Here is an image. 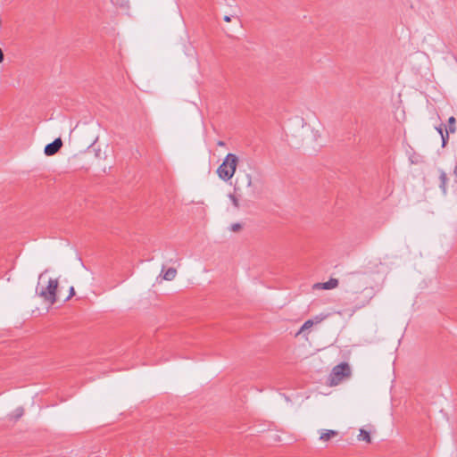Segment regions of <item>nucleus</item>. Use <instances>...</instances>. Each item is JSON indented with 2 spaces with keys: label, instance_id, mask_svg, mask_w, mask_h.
I'll use <instances>...</instances> for the list:
<instances>
[{
  "label": "nucleus",
  "instance_id": "1",
  "mask_svg": "<svg viewBox=\"0 0 457 457\" xmlns=\"http://www.w3.org/2000/svg\"><path fill=\"white\" fill-rule=\"evenodd\" d=\"M368 284V276L364 273L351 272L345 276V293L347 295L345 298L347 303L353 304V309L363 307L371 298L372 288Z\"/></svg>",
  "mask_w": 457,
  "mask_h": 457
},
{
  "label": "nucleus",
  "instance_id": "2",
  "mask_svg": "<svg viewBox=\"0 0 457 457\" xmlns=\"http://www.w3.org/2000/svg\"><path fill=\"white\" fill-rule=\"evenodd\" d=\"M238 157L235 154H228L217 169L218 177L225 182L230 180L235 175Z\"/></svg>",
  "mask_w": 457,
  "mask_h": 457
},
{
  "label": "nucleus",
  "instance_id": "3",
  "mask_svg": "<svg viewBox=\"0 0 457 457\" xmlns=\"http://www.w3.org/2000/svg\"><path fill=\"white\" fill-rule=\"evenodd\" d=\"M59 282L57 278H50L46 287L39 289L37 286L36 292L46 303L53 305L57 302L56 291Z\"/></svg>",
  "mask_w": 457,
  "mask_h": 457
},
{
  "label": "nucleus",
  "instance_id": "4",
  "mask_svg": "<svg viewBox=\"0 0 457 457\" xmlns=\"http://www.w3.org/2000/svg\"><path fill=\"white\" fill-rule=\"evenodd\" d=\"M343 380V362L336 365L329 376V385L334 386L339 384Z\"/></svg>",
  "mask_w": 457,
  "mask_h": 457
},
{
  "label": "nucleus",
  "instance_id": "5",
  "mask_svg": "<svg viewBox=\"0 0 457 457\" xmlns=\"http://www.w3.org/2000/svg\"><path fill=\"white\" fill-rule=\"evenodd\" d=\"M62 146V141L60 137L55 138L52 143L45 146L44 153L47 156L55 154Z\"/></svg>",
  "mask_w": 457,
  "mask_h": 457
},
{
  "label": "nucleus",
  "instance_id": "6",
  "mask_svg": "<svg viewBox=\"0 0 457 457\" xmlns=\"http://www.w3.org/2000/svg\"><path fill=\"white\" fill-rule=\"evenodd\" d=\"M319 433L320 440L321 442H328L329 440L339 435V432L337 430L332 429H320Z\"/></svg>",
  "mask_w": 457,
  "mask_h": 457
},
{
  "label": "nucleus",
  "instance_id": "7",
  "mask_svg": "<svg viewBox=\"0 0 457 457\" xmlns=\"http://www.w3.org/2000/svg\"><path fill=\"white\" fill-rule=\"evenodd\" d=\"M338 284H339L338 279H337V278H330L327 282L316 283L313 286V287L316 288V289L329 290V289H333V288L337 287L338 286Z\"/></svg>",
  "mask_w": 457,
  "mask_h": 457
},
{
  "label": "nucleus",
  "instance_id": "8",
  "mask_svg": "<svg viewBox=\"0 0 457 457\" xmlns=\"http://www.w3.org/2000/svg\"><path fill=\"white\" fill-rule=\"evenodd\" d=\"M438 171H439V181H440L439 187L442 190L443 194L446 195L447 194V182H448L447 174L443 170H439Z\"/></svg>",
  "mask_w": 457,
  "mask_h": 457
},
{
  "label": "nucleus",
  "instance_id": "9",
  "mask_svg": "<svg viewBox=\"0 0 457 457\" xmlns=\"http://www.w3.org/2000/svg\"><path fill=\"white\" fill-rule=\"evenodd\" d=\"M162 278L168 281H171L175 278L177 275V270L174 268H169L164 271V266L162 270Z\"/></svg>",
  "mask_w": 457,
  "mask_h": 457
},
{
  "label": "nucleus",
  "instance_id": "10",
  "mask_svg": "<svg viewBox=\"0 0 457 457\" xmlns=\"http://www.w3.org/2000/svg\"><path fill=\"white\" fill-rule=\"evenodd\" d=\"M23 414H24L23 407H18L9 415V418L11 420L16 422L23 416Z\"/></svg>",
  "mask_w": 457,
  "mask_h": 457
},
{
  "label": "nucleus",
  "instance_id": "11",
  "mask_svg": "<svg viewBox=\"0 0 457 457\" xmlns=\"http://www.w3.org/2000/svg\"><path fill=\"white\" fill-rule=\"evenodd\" d=\"M112 3L114 6L120 8L122 10L129 9V0H112Z\"/></svg>",
  "mask_w": 457,
  "mask_h": 457
},
{
  "label": "nucleus",
  "instance_id": "12",
  "mask_svg": "<svg viewBox=\"0 0 457 457\" xmlns=\"http://www.w3.org/2000/svg\"><path fill=\"white\" fill-rule=\"evenodd\" d=\"M456 120L453 116H451L448 119V125L447 128L445 129V131L449 133H454L456 131Z\"/></svg>",
  "mask_w": 457,
  "mask_h": 457
},
{
  "label": "nucleus",
  "instance_id": "13",
  "mask_svg": "<svg viewBox=\"0 0 457 457\" xmlns=\"http://www.w3.org/2000/svg\"><path fill=\"white\" fill-rule=\"evenodd\" d=\"M359 440L366 441L367 443H370V433L364 429L360 430V434L358 436Z\"/></svg>",
  "mask_w": 457,
  "mask_h": 457
},
{
  "label": "nucleus",
  "instance_id": "14",
  "mask_svg": "<svg viewBox=\"0 0 457 457\" xmlns=\"http://www.w3.org/2000/svg\"><path fill=\"white\" fill-rule=\"evenodd\" d=\"M313 324H314V322H313V320H306V321L303 324V326L301 327V328H300V330H299L298 334H299V333L303 332V331H304V330H306V329L311 328L313 326Z\"/></svg>",
  "mask_w": 457,
  "mask_h": 457
},
{
  "label": "nucleus",
  "instance_id": "15",
  "mask_svg": "<svg viewBox=\"0 0 457 457\" xmlns=\"http://www.w3.org/2000/svg\"><path fill=\"white\" fill-rule=\"evenodd\" d=\"M243 180L245 181V186L247 187H252V185H253V179H252V175L250 173H245V175L243 177Z\"/></svg>",
  "mask_w": 457,
  "mask_h": 457
},
{
  "label": "nucleus",
  "instance_id": "16",
  "mask_svg": "<svg viewBox=\"0 0 457 457\" xmlns=\"http://www.w3.org/2000/svg\"><path fill=\"white\" fill-rule=\"evenodd\" d=\"M449 132L445 131V134L441 135L442 147H445L449 141Z\"/></svg>",
  "mask_w": 457,
  "mask_h": 457
},
{
  "label": "nucleus",
  "instance_id": "17",
  "mask_svg": "<svg viewBox=\"0 0 457 457\" xmlns=\"http://www.w3.org/2000/svg\"><path fill=\"white\" fill-rule=\"evenodd\" d=\"M352 374L351 367L347 362H345V380H346L348 378H350Z\"/></svg>",
  "mask_w": 457,
  "mask_h": 457
},
{
  "label": "nucleus",
  "instance_id": "18",
  "mask_svg": "<svg viewBox=\"0 0 457 457\" xmlns=\"http://www.w3.org/2000/svg\"><path fill=\"white\" fill-rule=\"evenodd\" d=\"M228 197L231 200L234 207L237 209L239 208V202H238V199L237 198V196L235 195L230 194L228 195Z\"/></svg>",
  "mask_w": 457,
  "mask_h": 457
},
{
  "label": "nucleus",
  "instance_id": "19",
  "mask_svg": "<svg viewBox=\"0 0 457 457\" xmlns=\"http://www.w3.org/2000/svg\"><path fill=\"white\" fill-rule=\"evenodd\" d=\"M241 228V225L239 223L232 224L231 230L236 232L238 231Z\"/></svg>",
  "mask_w": 457,
  "mask_h": 457
},
{
  "label": "nucleus",
  "instance_id": "20",
  "mask_svg": "<svg viewBox=\"0 0 457 457\" xmlns=\"http://www.w3.org/2000/svg\"><path fill=\"white\" fill-rule=\"evenodd\" d=\"M74 295H75L74 287H70V294H69V295L66 297L65 301L69 300V299H70L71 297H72Z\"/></svg>",
  "mask_w": 457,
  "mask_h": 457
},
{
  "label": "nucleus",
  "instance_id": "21",
  "mask_svg": "<svg viewBox=\"0 0 457 457\" xmlns=\"http://www.w3.org/2000/svg\"><path fill=\"white\" fill-rule=\"evenodd\" d=\"M436 130L439 133L440 136L445 134V131H444L443 125L436 127Z\"/></svg>",
  "mask_w": 457,
  "mask_h": 457
},
{
  "label": "nucleus",
  "instance_id": "22",
  "mask_svg": "<svg viewBox=\"0 0 457 457\" xmlns=\"http://www.w3.org/2000/svg\"><path fill=\"white\" fill-rule=\"evenodd\" d=\"M4 53L2 51V49L0 48V63L4 61Z\"/></svg>",
  "mask_w": 457,
  "mask_h": 457
},
{
  "label": "nucleus",
  "instance_id": "23",
  "mask_svg": "<svg viewBox=\"0 0 457 457\" xmlns=\"http://www.w3.org/2000/svg\"><path fill=\"white\" fill-rule=\"evenodd\" d=\"M224 21H227V22H229V21H231V17H230V16L226 15V16L224 17Z\"/></svg>",
  "mask_w": 457,
  "mask_h": 457
},
{
  "label": "nucleus",
  "instance_id": "24",
  "mask_svg": "<svg viewBox=\"0 0 457 457\" xmlns=\"http://www.w3.org/2000/svg\"><path fill=\"white\" fill-rule=\"evenodd\" d=\"M217 145H218L219 146H225V145H226V144H225V142H223V141H218V142H217Z\"/></svg>",
  "mask_w": 457,
  "mask_h": 457
},
{
  "label": "nucleus",
  "instance_id": "25",
  "mask_svg": "<svg viewBox=\"0 0 457 457\" xmlns=\"http://www.w3.org/2000/svg\"><path fill=\"white\" fill-rule=\"evenodd\" d=\"M453 174L455 176H457V162H456V165H455L454 170H453Z\"/></svg>",
  "mask_w": 457,
  "mask_h": 457
},
{
  "label": "nucleus",
  "instance_id": "26",
  "mask_svg": "<svg viewBox=\"0 0 457 457\" xmlns=\"http://www.w3.org/2000/svg\"><path fill=\"white\" fill-rule=\"evenodd\" d=\"M240 189L239 186H237V184L235 185V191H238Z\"/></svg>",
  "mask_w": 457,
  "mask_h": 457
},
{
  "label": "nucleus",
  "instance_id": "27",
  "mask_svg": "<svg viewBox=\"0 0 457 457\" xmlns=\"http://www.w3.org/2000/svg\"><path fill=\"white\" fill-rule=\"evenodd\" d=\"M46 271H47V270H45V272L41 273V274L39 275V277H38V279H41V278H42V277H43V275H44Z\"/></svg>",
  "mask_w": 457,
  "mask_h": 457
}]
</instances>
